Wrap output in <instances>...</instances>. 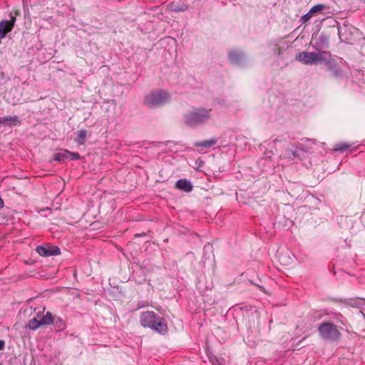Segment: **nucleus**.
<instances>
[{"instance_id": "dca6fc26", "label": "nucleus", "mask_w": 365, "mask_h": 365, "mask_svg": "<svg viewBox=\"0 0 365 365\" xmlns=\"http://www.w3.org/2000/svg\"><path fill=\"white\" fill-rule=\"evenodd\" d=\"M216 143H217V140L215 138H211V139H209L207 140L196 143L195 145L197 147L208 148L214 145Z\"/></svg>"}, {"instance_id": "b1692460", "label": "nucleus", "mask_w": 365, "mask_h": 365, "mask_svg": "<svg viewBox=\"0 0 365 365\" xmlns=\"http://www.w3.org/2000/svg\"><path fill=\"white\" fill-rule=\"evenodd\" d=\"M333 76L336 78H338L341 76V71L338 69H334L332 71Z\"/></svg>"}, {"instance_id": "7ed1b4c3", "label": "nucleus", "mask_w": 365, "mask_h": 365, "mask_svg": "<svg viewBox=\"0 0 365 365\" xmlns=\"http://www.w3.org/2000/svg\"><path fill=\"white\" fill-rule=\"evenodd\" d=\"M170 93L163 89H155L149 92L144 98L143 103L149 108H158L168 103Z\"/></svg>"}, {"instance_id": "aec40b11", "label": "nucleus", "mask_w": 365, "mask_h": 365, "mask_svg": "<svg viewBox=\"0 0 365 365\" xmlns=\"http://www.w3.org/2000/svg\"><path fill=\"white\" fill-rule=\"evenodd\" d=\"M350 147L349 145L346 144V143H339L337 145H336L334 150V151H344L345 150H346L347 148H349Z\"/></svg>"}, {"instance_id": "2eb2a0df", "label": "nucleus", "mask_w": 365, "mask_h": 365, "mask_svg": "<svg viewBox=\"0 0 365 365\" xmlns=\"http://www.w3.org/2000/svg\"><path fill=\"white\" fill-rule=\"evenodd\" d=\"M76 138L75 139L76 142L79 145H83L85 143V140L87 136V131L84 129L79 130L76 133Z\"/></svg>"}, {"instance_id": "a211bd4d", "label": "nucleus", "mask_w": 365, "mask_h": 365, "mask_svg": "<svg viewBox=\"0 0 365 365\" xmlns=\"http://www.w3.org/2000/svg\"><path fill=\"white\" fill-rule=\"evenodd\" d=\"M53 323L58 329H63L65 327V322L60 317H54Z\"/></svg>"}, {"instance_id": "5701e85b", "label": "nucleus", "mask_w": 365, "mask_h": 365, "mask_svg": "<svg viewBox=\"0 0 365 365\" xmlns=\"http://www.w3.org/2000/svg\"><path fill=\"white\" fill-rule=\"evenodd\" d=\"M16 89H14V90H13V89H11V90L10 91V92L9 93V94H8L7 97H6V98H7V100H8L9 102H11V103H13V104L16 103V102L19 101V100L16 101V100H14V99H11V98H10V95H11L12 93H14V92H16Z\"/></svg>"}, {"instance_id": "39448f33", "label": "nucleus", "mask_w": 365, "mask_h": 365, "mask_svg": "<svg viewBox=\"0 0 365 365\" xmlns=\"http://www.w3.org/2000/svg\"><path fill=\"white\" fill-rule=\"evenodd\" d=\"M318 331L320 336L327 341H336L341 338V332L334 324L323 322L319 327Z\"/></svg>"}, {"instance_id": "f8f14e48", "label": "nucleus", "mask_w": 365, "mask_h": 365, "mask_svg": "<svg viewBox=\"0 0 365 365\" xmlns=\"http://www.w3.org/2000/svg\"><path fill=\"white\" fill-rule=\"evenodd\" d=\"M38 318H40L42 325H49L53 323V314L50 312H47L45 315H37Z\"/></svg>"}, {"instance_id": "0eeeda50", "label": "nucleus", "mask_w": 365, "mask_h": 365, "mask_svg": "<svg viewBox=\"0 0 365 365\" xmlns=\"http://www.w3.org/2000/svg\"><path fill=\"white\" fill-rule=\"evenodd\" d=\"M16 13L13 14L11 12L9 19L6 20H1V39L6 36L8 32L11 31L16 21Z\"/></svg>"}, {"instance_id": "423d86ee", "label": "nucleus", "mask_w": 365, "mask_h": 365, "mask_svg": "<svg viewBox=\"0 0 365 365\" xmlns=\"http://www.w3.org/2000/svg\"><path fill=\"white\" fill-rule=\"evenodd\" d=\"M36 251L39 255L43 257H49L60 254V249L58 247H51L48 245L37 246Z\"/></svg>"}, {"instance_id": "9d476101", "label": "nucleus", "mask_w": 365, "mask_h": 365, "mask_svg": "<svg viewBox=\"0 0 365 365\" xmlns=\"http://www.w3.org/2000/svg\"><path fill=\"white\" fill-rule=\"evenodd\" d=\"M351 306L354 307H356L359 309V314L364 318L365 319V300L363 299H360L356 301H354L351 303Z\"/></svg>"}, {"instance_id": "f03ea898", "label": "nucleus", "mask_w": 365, "mask_h": 365, "mask_svg": "<svg viewBox=\"0 0 365 365\" xmlns=\"http://www.w3.org/2000/svg\"><path fill=\"white\" fill-rule=\"evenodd\" d=\"M211 118V109L197 108L184 115L185 123L190 127H197L207 123Z\"/></svg>"}, {"instance_id": "a878e982", "label": "nucleus", "mask_w": 365, "mask_h": 365, "mask_svg": "<svg viewBox=\"0 0 365 365\" xmlns=\"http://www.w3.org/2000/svg\"><path fill=\"white\" fill-rule=\"evenodd\" d=\"M4 346V341L3 340H1V349H3Z\"/></svg>"}, {"instance_id": "9b49d317", "label": "nucleus", "mask_w": 365, "mask_h": 365, "mask_svg": "<svg viewBox=\"0 0 365 365\" xmlns=\"http://www.w3.org/2000/svg\"><path fill=\"white\" fill-rule=\"evenodd\" d=\"M20 123L17 116H8L1 118V125H16Z\"/></svg>"}, {"instance_id": "bb28decb", "label": "nucleus", "mask_w": 365, "mask_h": 365, "mask_svg": "<svg viewBox=\"0 0 365 365\" xmlns=\"http://www.w3.org/2000/svg\"><path fill=\"white\" fill-rule=\"evenodd\" d=\"M1 207H3V200H1Z\"/></svg>"}, {"instance_id": "ddd939ff", "label": "nucleus", "mask_w": 365, "mask_h": 365, "mask_svg": "<svg viewBox=\"0 0 365 365\" xmlns=\"http://www.w3.org/2000/svg\"><path fill=\"white\" fill-rule=\"evenodd\" d=\"M41 326H43L41 322V319L37 317L30 319L27 324V327L31 330H36Z\"/></svg>"}, {"instance_id": "f257e3e1", "label": "nucleus", "mask_w": 365, "mask_h": 365, "mask_svg": "<svg viewBox=\"0 0 365 365\" xmlns=\"http://www.w3.org/2000/svg\"><path fill=\"white\" fill-rule=\"evenodd\" d=\"M140 322L143 327L150 328L160 334H165L168 330L165 320L152 311L142 312Z\"/></svg>"}, {"instance_id": "412c9836", "label": "nucleus", "mask_w": 365, "mask_h": 365, "mask_svg": "<svg viewBox=\"0 0 365 365\" xmlns=\"http://www.w3.org/2000/svg\"><path fill=\"white\" fill-rule=\"evenodd\" d=\"M80 158V155L77 153H71L68 150V159L70 160H78Z\"/></svg>"}, {"instance_id": "4be33fe9", "label": "nucleus", "mask_w": 365, "mask_h": 365, "mask_svg": "<svg viewBox=\"0 0 365 365\" xmlns=\"http://www.w3.org/2000/svg\"><path fill=\"white\" fill-rule=\"evenodd\" d=\"M312 14L310 13V11H309L308 13H307L306 14L303 15L301 18V21L303 22V23H305L307 21H308L312 16Z\"/></svg>"}, {"instance_id": "20e7f679", "label": "nucleus", "mask_w": 365, "mask_h": 365, "mask_svg": "<svg viewBox=\"0 0 365 365\" xmlns=\"http://www.w3.org/2000/svg\"><path fill=\"white\" fill-rule=\"evenodd\" d=\"M328 56H329V53L324 51L318 52L302 51L295 56V59L303 64L312 65L318 62L327 61Z\"/></svg>"}, {"instance_id": "6ab92c4d", "label": "nucleus", "mask_w": 365, "mask_h": 365, "mask_svg": "<svg viewBox=\"0 0 365 365\" xmlns=\"http://www.w3.org/2000/svg\"><path fill=\"white\" fill-rule=\"evenodd\" d=\"M326 8L325 5L323 4H317L311 8L310 13L314 14V13L322 11L323 9Z\"/></svg>"}, {"instance_id": "6e6552de", "label": "nucleus", "mask_w": 365, "mask_h": 365, "mask_svg": "<svg viewBox=\"0 0 365 365\" xmlns=\"http://www.w3.org/2000/svg\"><path fill=\"white\" fill-rule=\"evenodd\" d=\"M229 60L233 65H240L244 59V55L237 51H231L228 53Z\"/></svg>"}, {"instance_id": "393cba45", "label": "nucleus", "mask_w": 365, "mask_h": 365, "mask_svg": "<svg viewBox=\"0 0 365 365\" xmlns=\"http://www.w3.org/2000/svg\"><path fill=\"white\" fill-rule=\"evenodd\" d=\"M323 43L324 45V48H327L328 47V42H327V40L325 38H324Z\"/></svg>"}, {"instance_id": "4468645a", "label": "nucleus", "mask_w": 365, "mask_h": 365, "mask_svg": "<svg viewBox=\"0 0 365 365\" xmlns=\"http://www.w3.org/2000/svg\"><path fill=\"white\" fill-rule=\"evenodd\" d=\"M273 155H274V153L272 150L265 152L264 158H262L259 162V165H264L266 161H268V163H270V165H269V167L273 168L274 164L271 163Z\"/></svg>"}, {"instance_id": "f3484780", "label": "nucleus", "mask_w": 365, "mask_h": 365, "mask_svg": "<svg viewBox=\"0 0 365 365\" xmlns=\"http://www.w3.org/2000/svg\"><path fill=\"white\" fill-rule=\"evenodd\" d=\"M53 159L56 161L62 162L68 159V150H63L59 153L54 154Z\"/></svg>"}, {"instance_id": "1a4fd4ad", "label": "nucleus", "mask_w": 365, "mask_h": 365, "mask_svg": "<svg viewBox=\"0 0 365 365\" xmlns=\"http://www.w3.org/2000/svg\"><path fill=\"white\" fill-rule=\"evenodd\" d=\"M175 187L184 190L185 192H190L192 190L191 182L187 180L180 179L175 183Z\"/></svg>"}]
</instances>
